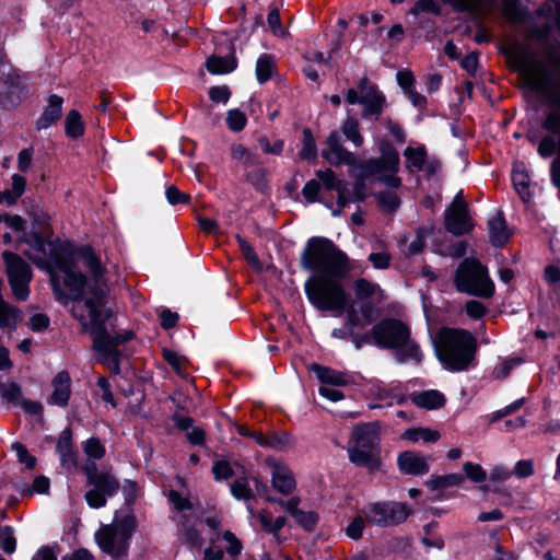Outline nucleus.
<instances>
[{
	"label": "nucleus",
	"mask_w": 560,
	"mask_h": 560,
	"mask_svg": "<svg viewBox=\"0 0 560 560\" xmlns=\"http://www.w3.org/2000/svg\"><path fill=\"white\" fill-rule=\"evenodd\" d=\"M327 148L323 150L322 156L332 165H355L357 156L348 151L341 143L338 131H331L326 141Z\"/></svg>",
	"instance_id": "obj_19"
},
{
	"label": "nucleus",
	"mask_w": 560,
	"mask_h": 560,
	"mask_svg": "<svg viewBox=\"0 0 560 560\" xmlns=\"http://www.w3.org/2000/svg\"><path fill=\"white\" fill-rule=\"evenodd\" d=\"M84 130V122L80 113L75 109L70 110L65 120V132L67 137L72 139L82 137Z\"/></svg>",
	"instance_id": "obj_34"
},
{
	"label": "nucleus",
	"mask_w": 560,
	"mask_h": 560,
	"mask_svg": "<svg viewBox=\"0 0 560 560\" xmlns=\"http://www.w3.org/2000/svg\"><path fill=\"white\" fill-rule=\"evenodd\" d=\"M163 357L178 375H183V368L186 363L185 358L180 357L177 352L170 349L163 350Z\"/></svg>",
	"instance_id": "obj_53"
},
{
	"label": "nucleus",
	"mask_w": 560,
	"mask_h": 560,
	"mask_svg": "<svg viewBox=\"0 0 560 560\" xmlns=\"http://www.w3.org/2000/svg\"><path fill=\"white\" fill-rule=\"evenodd\" d=\"M381 153L382 155L378 159L368 160L360 165L361 180L354 185L352 195L348 192V198L351 199L350 202L364 200L363 179L371 176H376L380 182L390 188L397 189L401 186L400 178L396 176L399 168L398 152L389 144L383 143Z\"/></svg>",
	"instance_id": "obj_6"
},
{
	"label": "nucleus",
	"mask_w": 560,
	"mask_h": 560,
	"mask_svg": "<svg viewBox=\"0 0 560 560\" xmlns=\"http://www.w3.org/2000/svg\"><path fill=\"white\" fill-rule=\"evenodd\" d=\"M294 520L307 530H312L318 521V516L314 512H295Z\"/></svg>",
	"instance_id": "obj_57"
},
{
	"label": "nucleus",
	"mask_w": 560,
	"mask_h": 560,
	"mask_svg": "<svg viewBox=\"0 0 560 560\" xmlns=\"http://www.w3.org/2000/svg\"><path fill=\"white\" fill-rule=\"evenodd\" d=\"M404 156L409 171H421L427 159V151L423 145L416 148L407 147L404 151Z\"/></svg>",
	"instance_id": "obj_31"
},
{
	"label": "nucleus",
	"mask_w": 560,
	"mask_h": 560,
	"mask_svg": "<svg viewBox=\"0 0 560 560\" xmlns=\"http://www.w3.org/2000/svg\"><path fill=\"white\" fill-rule=\"evenodd\" d=\"M231 493L237 500H248L253 497V490L246 478L236 479L231 485Z\"/></svg>",
	"instance_id": "obj_44"
},
{
	"label": "nucleus",
	"mask_w": 560,
	"mask_h": 560,
	"mask_svg": "<svg viewBox=\"0 0 560 560\" xmlns=\"http://www.w3.org/2000/svg\"><path fill=\"white\" fill-rule=\"evenodd\" d=\"M488 226L490 241L494 246H502L510 238V232L502 213L498 212L490 218Z\"/></svg>",
	"instance_id": "obj_25"
},
{
	"label": "nucleus",
	"mask_w": 560,
	"mask_h": 560,
	"mask_svg": "<svg viewBox=\"0 0 560 560\" xmlns=\"http://www.w3.org/2000/svg\"><path fill=\"white\" fill-rule=\"evenodd\" d=\"M168 501L177 512L182 513V515H185V511H191L194 508L192 502L188 498L183 497L175 490L170 491Z\"/></svg>",
	"instance_id": "obj_49"
},
{
	"label": "nucleus",
	"mask_w": 560,
	"mask_h": 560,
	"mask_svg": "<svg viewBox=\"0 0 560 560\" xmlns=\"http://www.w3.org/2000/svg\"><path fill=\"white\" fill-rule=\"evenodd\" d=\"M248 512L253 517L257 518L261 528L268 533H278L285 524V518L283 516H278L273 520L267 511H259L256 514L253 509L248 506Z\"/></svg>",
	"instance_id": "obj_30"
},
{
	"label": "nucleus",
	"mask_w": 560,
	"mask_h": 560,
	"mask_svg": "<svg viewBox=\"0 0 560 560\" xmlns=\"http://www.w3.org/2000/svg\"><path fill=\"white\" fill-rule=\"evenodd\" d=\"M265 464L270 469L272 487L282 494L292 493L295 480L290 468L275 457L266 458Z\"/></svg>",
	"instance_id": "obj_18"
},
{
	"label": "nucleus",
	"mask_w": 560,
	"mask_h": 560,
	"mask_svg": "<svg viewBox=\"0 0 560 560\" xmlns=\"http://www.w3.org/2000/svg\"><path fill=\"white\" fill-rule=\"evenodd\" d=\"M166 199L172 206L187 203L190 199L188 194L182 192L176 186H170L165 191Z\"/></svg>",
	"instance_id": "obj_58"
},
{
	"label": "nucleus",
	"mask_w": 560,
	"mask_h": 560,
	"mask_svg": "<svg viewBox=\"0 0 560 560\" xmlns=\"http://www.w3.org/2000/svg\"><path fill=\"white\" fill-rule=\"evenodd\" d=\"M63 98L59 95L51 94L48 97V103L44 107L43 113L35 121V128L38 131L46 130L56 124L62 114Z\"/></svg>",
	"instance_id": "obj_22"
},
{
	"label": "nucleus",
	"mask_w": 560,
	"mask_h": 560,
	"mask_svg": "<svg viewBox=\"0 0 560 560\" xmlns=\"http://www.w3.org/2000/svg\"><path fill=\"white\" fill-rule=\"evenodd\" d=\"M335 278L315 275L306 281L305 292L317 310L329 311L340 316L348 306V295L342 284Z\"/></svg>",
	"instance_id": "obj_9"
},
{
	"label": "nucleus",
	"mask_w": 560,
	"mask_h": 560,
	"mask_svg": "<svg viewBox=\"0 0 560 560\" xmlns=\"http://www.w3.org/2000/svg\"><path fill=\"white\" fill-rule=\"evenodd\" d=\"M301 260L305 269L326 277H342L349 270L347 255L326 237H311Z\"/></svg>",
	"instance_id": "obj_3"
},
{
	"label": "nucleus",
	"mask_w": 560,
	"mask_h": 560,
	"mask_svg": "<svg viewBox=\"0 0 560 560\" xmlns=\"http://www.w3.org/2000/svg\"><path fill=\"white\" fill-rule=\"evenodd\" d=\"M88 485L92 488L85 493L88 504L93 509L105 506L107 497L117 493L118 480L109 472L97 471L95 465L86 469Z\"/></svg>",
	"instance_id": "obj_13"
},
{
	"label": "nucleus",
	"mask_w": 560,
	"mask_h": 560,
	"mask_svg": "<svg viewBox=\"0 0 560 560\" xmlns=\"http://www.w3.org/2000/svg\"><path fill=\"white\" fill-rule=\"evenodd\" d=\"M365 517L362 515L357 516L347 527L346 533L352 539H359L362 536Z\"/></svg>",
	"instance_id": "obj_61"
},
{
	"label": "nucleus",
	"mask_w": 560,
	"mask_h": 560,
	"mask_svg": "<svg viewBox=\"0 0 560 560\" xmlns=\"http://www.w3.org/2000/svg\"><path fill=\"white\" fill-rule=\"evenodd\" d=\"M233 160L246 165L253 166L258 164V156L250 151H248L244 145L236 144L232 148L231 151Z\"/></svg>",
	"instance_id": "obj_41"
},
{
	"label": "nucleus",
	"mask_w": 560,
	"mask_h": 560,
	"mask_svg": "<svg viewBox=\"0 0 560 560\" xmlns=\"http://www.w3.org/2000/svg\"><path fill=\"white\" fill-rule=\"evenodd\" d=\"M371 335L377 346L396 349L400 362L410 360L419 363L422 359L419 346L410 339L409 327L401 320L384 319L372 328Z\"/></svg>",
	"instance_id": "obj_7"
},
{
	"label": "nucleus",
	"mask_w": 560,
	"mask_h": 560,
	"mask_svg": "<svg viewBox=\"0 0 560 560\" xmlns=\"http://www.w3.org/2000/svg\"><path fill=\"white\" fill-rule=\"evenodd\" d=\"M410 400L419 408L427 410L441 408L446 401L444 395L435 389L413 393Z\"/></svg>",
	"instance_id": "obj_24"
},
{
	"label": "nucleus",
	"mask_w": 560,
	"mask_h": 560,
	"mask_svg": "<svg viewBox=\"0 0 560 560\" xmlns=\"http://www.w3.org/2000/svg\"><path fill=\"white\" fill-rule=\"evenodd\" d=\"M179 533L184 537L185 542L191 547L200 548L202 546V538L200 533L189 524L186 515H180L178 520Z\"/></svg>",
	"instance_id": "obj_33"
},
{
	"label": "nucleus",
	"mask_w": 560,
	"mask_h": 560,
	"mask_svg": "<svg viewBox=\"0 0 560 560\" xmlns=\"http://www.w3.org/2000/svg\"><path fill=\"white\" fill-rule=\"evenodd\" d=\"M522 363L520 358H505L501 359L500 362L493 368L492 376L497 380L506 378L511 371Z\"/></svg>",
	"instance_id": "obj_40"
},
{
	"label": "nucleus",
	"mask_w": 560,
	"mask_h": 560,
	"mask_svg": "<svg viewBox=\"0 0 560 560\" xmlns=\"http://www.w3.org/2000/svg\"><path fill=\"white\" fill-rule=\"evenodd\" d=\"M52 393L47 402L50 405L66 407L71 395V378L67 371H60L51 382Z\"/></svg>",
	"instance_id": "obj_21"
},
{
	"label": "nucleus",
	"mask_w": 560,
	"mask_h": 560,
	"mask_svg": "<svg viewBox=\"0 0 560 560\" xmlns=\"http://www.w3.org/2000/svg\"><path fill=\"white\" fill-rule=\"evenodd\" d=\"M513 185L524 201L529 198L528 177L522 171H514L512 174Z\"/></svg>",
	"instance_id": "obj_48"
},
{
	"label": "nucleus",
	"mask_w": 560,
	"mask_h": 560,
	"mask_svg": "<svg viewBox=\"0 0 560 560\" xmlns=\"http://www.w3.org/2000/svg\"><path fill=\"white\" fill-rule=\"evenodd\" d=\"M410 13L413 15H418L420 13L440 15L442 13V8L436 0H418L410 9Z\"/></svg>",
	"instance_id": "obj_42"
},
{
	"label": "nucleus",
	"mask_w": 560,
	"mask_h": 560,
	"mask_svg": "<svg viewBox=\"0 0 560 560\" xmlns=\"http://www.w3.org/2000/svg\"><path fill=\"white\" fill-rule=\"evenodd\" d=\"M258 143L260 149L268 154H280L283 150V141L276 140L272 144L266 137H261L258 139Z\"/></svg>",
	"instance_id": "obj_62"
},
{
	"label": "nucleus",
	"mask_w": 560,
	"mask_h": 560,
	"mask_svg": "<svg viewBox=\"0 0 560 560\" xmlns=\"http://www.w3.org/2000/svg\"><path fill=\"white\" fill-rule=\"evenodd\" d=\"M409 514L408 506L396 501L373 502L362 510V515L369 524L382 527L398 525L405 522Z\"/></svg>",
	"instance_id": "obj_12"
},
{
	"label": "nucleus",
	"mask_w": 560,
	"mask_h": 560,
	"mask_svg": "<svg viewBox=\"0 0 560 560\" xmlns=\"http://www.w3.org/2000/svg\"><path fill=\"white\" fill-rule=\"evenodd\" d=\"M0 390L2 397L13 405H19L23 399L21 387L14 382L0 385Z\"/></svg>",
	"instance_id": "obj_46"
},
{
	"label": "nucleus",
	"mask_w": 560,
	"mask_h": 560,
	"mask_svg": "<svg viewBox=\"0 0 560 560\" xmlns=\"http://www.w3.org/2000/svg\"><path fill=\"white\" fill-rule=\"evenodd\" d=\"M376 398L383 404L375 405L373 408L404 405L408 399V397L398 387H380L376 390Z\"/></svg>",
	"instance_id": "obj_28"
},
{
	"label": "nucleus",
	"mask_w": 560,
	"mask_h": 560,
	"mask_svg": "<svg viewBox=\"0 0 560 560\" xmlns=\"http://www.w3.org/2000/svg\"><path fill=\"white\" fill-rule=\"evenodd\" d=\"M477 348V339L465 329L443 328L436 335V355L451 372L465 371L472 365Z\"/></svg>",
	"instance_id": "obj_2"
},
{
	"label": "nucleus",
	"mask_w": 560,
	"mask_h": 560,
	"mask_svg": "<svg viewBox=\"0 0 560 560\" xmlns=\"http://www.w3.org/2000/svg\"><path fill=\"white\" fill-rule=\"evenodd\" d=\"M236 68V60L233 56H211L207 60V69L212 74H224Z\"/></svg>",
	"instance_id": "obj_29"
},
{
	"label": "nucleus",
	"mask_w": 560,
	"mask_h": 560,
	"mask_svg": "<svg viewBox=\"0 0 560 560\" xmlns=\"http://www.w3.org/2000/svg\"><path fill=\"white\" fill-rule=\"evenodd\" d=\"M222 539L226 542L225 549L230 557H236L242 552L243 544L231 530L223 532Z\"/></svg>",
	"instance_id": "obj_51"
},
{
	"label": "nucleus",
	"mask_w": 560,
	"mask_h": 560,
	"mask_svg": "<svg viewBox=\"0 0 560 560\" xmlns=\"http://www.w3.org/2000/svg\"><path fill=\"white\" fill-rule=\"evenodd\" d=\"M491 553L489 557L492 560H515L514 556L510 551H504L502 546L497 540H492L491 542Z\"/></svg>",
	"instance_id": "obj_64"
},
{
	"label": "nucleus",
	"mask_w": 560,
	"mask_h": 560,
	"mask_svg": "<svg viewBox=\"0 0 560 560\" xmlns=\"http://www.w3.org/2000/svg\"><path fill=\"white\" fill-rule=\"evenodd\" d=\"M28 327L36 332L43 331L49 326V318L44 314H34L28 319Z\"/></svg>",
	"instance_id": "obj_63"
},
{
	"label": "nucleus",
	"mask_w": 560,
	"mask_h": 560,
	"mask_svg": "<svg viewBox=\"0 0 560 560\" xmlns=\"http://www.w3.org/2000/svg\"><path fill=\"white\" fill-rule=\"evenodd\" d=\"M544 128L559 138V155L552 163L551 172L553 182L560 186V110H552L544 121Z\"/></svg>",
	"instance_id": "obj_26"
},
{
	"label": "nucleus",
	"mask_w": 560,
	"mask_h": 560,
	"mask_svg": "<svg viewBox=\"0 0 560 560\" xmlns=\"http://www.w3.org/2000/svg\"><path fill=\"white\" fill-rule=\"evenodd\" d=\"M83 451L88 457L101 459L105 455V447L97 438H90L83 443Z\"/></svg>",
	"instance_id": "obj_47"
},
{
	"label": "nucleus",
	"mask_w": 560,
	"mask_h": 560,
	"mask_svg": "<svg viewBox=\"0 0 560 560\" xmlns=\"http://www.w3.org/2000/svg\"><path fill=\"white\" fill-rule=\"evenodd\" d=\"M12 450L15 452L19 462L24 464L27 469H33L36 465V458L28 454L26 447L21 443L12 444Z\"/></svg>",
	"instance_id": "obj_55"
},
{
	"label": "nucleus",
	"mask_w": 560,
	"mask_h": 560,
	"mask_svg": "<svg viewBox=\"0 0 560 560\" xmlns=\"http://www.w3.org/2000/svg\"><path fill=\"white\" fill-rule=\"evenodd\" d=\"M20 78L9 72V67L0 61V105L14 106L21 101Z\"/></svg>",
	"instance_id": "obj_17"
},
{
	"label": "nucleus",
	"mask_w": 560,
	"mask_h": 560,
	"mask_svg": "<svg viewBox=\"0 0 560 560\" xmlns=\"http://www.w3.org/2000/svg\"><path fill=\"white\" fill-rule=\"evenodd\" d=\"M319 190L320 184L316 179H311L304 185L302 189V195L308 202L313 203L319 201Z\"/></svg>",
	"instance_id": "obj_59"
},
{
	"label": "nucleus",
	"mask_w": 560,
	"mask_h": 560,
	"mask_svg": "<svg viewBox=\"0 0 560 560\" xmlns=\"http://www.w3.org/2000/svg\"><path fill=\"white\" fill-rule=\"evenodd\" d=\"M316 176L320 179L328 190H335L337 192V206L338 209H332L331 213L335 217L341 214L342 208L350 203L348 198V185L343 180H339L336 177V174L330 168L324 171H317Z\"/></svg>",
	"instance_id": "obj_20"
},
{
	"label": "nucleus",
	"mask_w": 560,
	"mask_h": 560,
	"mask_svg": "<svg viewBox=\"0 0 560 560\" xmlns=\"http://www.w3.org/2000/svg\"><path fill=\"white\" fill-rule=\"evenodd\" d=\"M341 131L347 140H349L354 147H361L363 144V137L360 132L359 121L352 117L345 120L341 126Z\"/></svg>",
	"instance_id": "obj_36"
},
{
	"label": "nucleus",
	"mask_w": 560,
	"mask_h": 560,
	"mask_svg": "<svg viewBox=\"0 0 560 560\" xmlns=\"http://www.w3.org/2000/svg\"><path fill=\"white\" fill-rule=\"evenodd\" d=\"M368 259L375 269H387L390 266L392 255L383 248L382 243H376Z\"/></svg>",
	"instance_id": "obj_38"
},
{
	"label": "nucleus",
	"mask_w": 560,
	"mask_h": 560,
	"mask_svg": "<svg viewBox=\"0 0 560 560\" xmlns=\"http://www.w3.org/2000/svg\"><path fill=\"white\" fill-rule=\"evenodd\" d=\"M361 104L364 106L362 116H380L386 105L384 95L371 83L366 77L359 81Z\"/></svg>",
	"instance_id": "obj_16"
},
{
	"label": "nucleus",
	"mask_w": 560,
	"mask_h": 560,
	"mask_svg": "<svg viewBox=\"0 0 560 560\" xmlns=\"http://www.w3.org/2000/svg\"><path fill=\"white\" fill-rule=\"evenodd\" d=\"M377 200L380 205L387 211H395L400 205V200L397 194L393 191L378 194Z\"/></svg>",
	"instance_id": "obj_56"
},
{
	"label": "nucleus",
	"mask_w": 560,
	"mask_h": 560,
	"mask_svg": "<svg viewBox=\"0 0 560 560\" xmlns=\"http://www.w3.org/2000/svg\"><path fill=\"white\" fill-rule=\"evenodd\" d=\"M3 259L14 296L18 300L25 301L30 294L28 284L32 280L30 265L22 257L11 252H4Z\"/></svg>",
	"instance_id": "obj_14"
},
{
	"label": "nucleus",
	"mask_w": 560,
	"mask_h": 560,
	"mask_svg": "<svg viewBox=\"0 0 560 560\" xmlns=\"http://www.w3.org/2000/svg\"><path fill=\"white\" fill-rule=\"evenodd\" d=\"M136 527V517L131 512H117L110 524L102 525L97 529L95 541L100 549L113 559L125 558Z\"/></svg>",
	"instance_id": "obj_8"
},
{
	"label": "nucleus",
	"mask_w": 560,
	"mask_h": 560,
	"mask_svg": "<svg viewBox=\"0 0 560 560\" xmlns=\"http://www.w3.org/2000/svg\"><path fill=\"white\" fill-rule=\"evenodd\" d=\"M276 62L272 56L264 54L256 62V77L259 83L267 82L273 73Z\"/></svg>",
	"instance_id": "obj_35"
},
{
	"label": "nucleus",
	"mask_w": 560,
	"mask_h": 560,
	"mask_svg": "<svg viewBox=\"0 0 560 560\" xmlns=\"http://www.w3.org/2000/svg\"><path fill=\"white\" fill-rule=\"evenodd\" d=\"M317 148L315 139L310 129L303 131V145L300 151V156L304 160H313L316 158Z\"/></svg>",
	"instance_id": "obj_43"
},
{
	"label": "nucleus",
	"mask_w": 560,
	"mask_h": 560,
	"mask_svg": "<svg viewBox=\"0 0 560 560\" xmlns=\"http://www.w3.org/2000/svg\"><path fill=\"white\" fill-rule=\"evenodd\" d=\"M212 474L215 480H226L233 475V469L228 460H217L212 466Z\"/></svg>",
	"instance_id": "obj_54"
},
{
	"label": "nucleus",
	"mask_w": 560,
	"mask_h": 560,
	"mask_svg": "<svg viewBox=\"0 0 560 560\" xmlns=\"http://www.w3.org/2000/svg\"><path fill=\"white\" fill-rule=\"evenodd\" d=\"M353 290L355 296L362 302L360 314L353 307L347 310L348 323L351 326H365L373 322L374 311L371 302L380 303L385 299L384 291L377 283L371 282L364 278L354 281Z\"/></svg>",
	"instance_id": "obj_11"
},
{
	"label": "nucleus",
	"mask_w": 560,
	"mask_h": 560,
	"mask_svg": "<svg viewBox=\"0 0 560 560\" xmlns=\"http://www.w3.org/2000/svg\"><path fill=\"white\" fill-rule=\"evenodd\" d=\"M226 124L232 131H242L247 124L246 115L237 108L230 109L226 114Z\"/></svg>",
	"instance_id": "obj_45"
},
{
	"label": "nucleus",
	"mask_w": 560,
	"mask_h": 560,
	"mask_svg": "<svg viewBox=\"0 0 560 560\" xmlns=\"http://www.w3.org/2000/svg\"><path fill=\"white\" fill-rule=\"evenodd\" d=\"M463 470L465 471L467 478L472 482H483L487 478L486 470L478 464L466 462L463 466Z\"/></svg>",
	"instance_id": "obj_50"
},
{
	"label": "nucleus",
	"mask_w": 560,
	"mask_h": 560,
	"mask_svg": "<svg viewBox=\"0 0 560 560\" xmlns=\"http://www.w3.org/2000/svg\"><path fill=\"white\" fill-rule=\"evenodd\" d=\"M0 545L5 553H13L16 547V540L13 536V530L9 526L1 527L0 529Z\"/></svg>",
	"instance_id": "obj_52"
},
{
	"label": "nucleus",
	"mask_w": 560,
	"mask_h": 560,
	"mask_svg": "<svg viewBox=\"0 0 560 560\" xmlns=\"http://www.w3.org/2000/svg\"><path fill=\"white\" fill-rule=\"evenodd\" d=\"M231 96V91L228 86H212L209 90V97L214 103H228Z\"/></svg>",
	"instance_id": "obj_60"
},
{
	"label": "nucleus",
	"mask_w": 560,
	"mask_h": 560,
	"mask_svg": "<svg viewBox=\"0 0 560 560\" xmlns=\"http://www.w3.org/2000/svg\"><path fill=\"white\" fill-rule=\"evenodd\" d=\"M397 464L400 471L407 475H424L429 471L427 457L412 451L400 453Z\"/></svg>",
	"instance_id": "obj_23"
},
{
	"label": "nucleus",
	"mask_w": 560,
	"mask_h": 560,
	"mask_svg": "<svg viewBox=\"0 0 560 560\" xmlns=\"http://www.w3.org/2000/svg\"><path fill=\"white\" fill-rule=\"evenodd\" d=\"M311 370L315 372L317 378L323 385L342 386L347 384V375L342 372L326 368L319 364H313Z\"/></svg>",
	"instance_id": "obj_27"
},
{
	"label": "nucleus",
	"mask_w": 560,
	"mask_h": 560,
	"mask_svg": "<svg viewBox=\"0 0 560 560\" xmlns=\"http://www.w3.org/2000/svg\"><path fill=\"white\" fill-rule=\"evenodd\" d=\"M56 448L63 463H72L74 460L72 451V436L70 430H63L61 432Z\"/></svg>",
	"instance_id": "obj_37"
},
{
	"label": "nucleus",
	"mask_w": 560,
	"mask_h": 560,
	"mask_svg": "<svg viewBox=\"0 0 560 560\" xmlns=\"http://www.w3.org/2000/svg\"><path fill=\"white\" fill-rule=\"evenodd\" d=\"M524 84L551 105L560 106V85L552 78L546 62L533 54H521L514 60Z\"/></svg>",
	"instance_id": "obj_4"
},
{
	"label": "nucleus",
	"mask_w": 560,
	"mask_h": 560,
	"mask_svg": "<svg viewBox=\"0 0 560 560\" xmlns=\"http://www.w3.org/2000/svg\"><path fill=\"white\" fill-rule=\"evenodd\" d=\"M439 431L431 430L428 428H411L407 429L402 434L401 439L407 440L412 443H417L419 441L423 442H436L440 439Z\"/></svg>",
	"instance_id": "obj_32"
},
{
	"label": "nucleus",
	"mask_w": 560,
	"mask_h": 560,
	"mask_svg": "<svg viewBox=\"0 0 560 560\" xmlns=\"http://www.w3.org/2000/svg\"><path fill=\"white\" fill-rule=\"evenodd\" d=\"M445 228L454 235L469 233L474 224L468 213V206L462 192H458L445 212Z\"/></svg>",
	"instance_id": "obj_15"
},
{
	"label": "nucleus",
	"mask_w": 560,
	"mask_h": 560,
	"mask_svg": "<svg viewBox=\"0 0 560 560\" xmlns=\"http://www.w3.org/2000/svg\"><path fill=\"white\" fill-rule=\"evenodd\" d=\"M455 284L459 292L483 299H489L494 293V283L487 268L475 259H465L459 265Z\"/></svg>",
	"instance_id": "obj_10"
},
{
	"label": "nucleus",
	"mask_w": 560,
	"mask_h": 560,
	"mask_svg": "<svg viewBox=\"0 0 560 560\" xmlns=\"http://www.w3.org/2000/svg\"><path fill=\"white\" fill-rule=\"evenodd\" d=\"M49 273L57 298L63 303L71 300L70 312L91 334L94 350L114 373H119L120 353L117 347L130 340L133 334L126 331L112 336L107 330V280L100 257L90 247L81 248L71 258L56 253L51 256Z\"/></svg>",
	"instance_id": "obj_1"
},
{
	"label": "nucleus",
	"mask_w": 560,
	"mask_h": 560,
	"mask_svg": "<svg viewBox=\"0 0 560 560\" xmlns=\"http://www.w3.org/2000/svg\"><path fill=\"white\" fill-rule=\"evenodd\" d=\"M347 451L353 465L364 467L370 472L378 470L382 466L378 424L374 422L355 425Z\"/></svg>",
	"instance_id": "obj_5"
},
{
	"label": "nucleus",
	"mask_w": 560,
	"mask_h": 560,
	"mask_svg": "<svg viewBox=\"0 0 560 560\" xmlns=\"http://www.w3.org/2000/svg\"><path fill=\"white\" fill-rule=\"evenodd\" d=\"M292 445V439L285 432H271L266 436L264 447H269L276 451H284Z\"/></svg>",
	"instance_id": "obj_39"
}]
</instances>
